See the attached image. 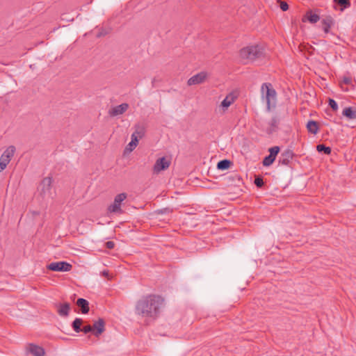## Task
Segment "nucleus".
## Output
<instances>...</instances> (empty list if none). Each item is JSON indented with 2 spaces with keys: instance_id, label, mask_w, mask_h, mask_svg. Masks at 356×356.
I'll return each instance as SVG.
<instances>
[{
  "instance_id": "9",
  "label": "nucleus",
  "mask_w": 356,
  "mask_h": 356,
  "mask_svg": "<svg viewBox=\"0 0 356 356\" xmlns=\"http://www.w3.org/2000/svg\"><path fill=\"white\" fill-rule=\"evenodd\" d=\"M208 76L206 72H200L197 74L191 76L187 81L188 86L197 85L203 83Z\"/></svg>"
},
{
  "instance_id": "7",
  "label": "nucleus",
  "mask_w": 356,
  "mask_h": 356,
  "mask_svg": "<svg viewBox=\"0 0 356 356\" xmlns=\"http://www.w3.org/2000/svg\"><path fill=\"white\" fill-rule=\"evenodd\" d=\"M72 268V266L66 261L52 262L47 266L48 270L56 272H68Z\"/></svg>"
},
{
  "instance_id": "27",
  "label": "nucleus",
  "mask_w": 356,
  "mask_h": 356,
  "mask_svg": "<svg viewBox=\"0 0 356 356\" xmlns=\"http://www.w3.org/2000/svg\"><path fill=\"white\" fill-rule=\"evenodd\" d=\"M275 160V159H274L272 156L268 155L264 159L262 163L264 166H269L274 162Z\"/></svg>"
},
{
  "instance_id": "18",
  "label": "nucleus",
  "mask_w": 356,
  "mask_h": 356,
  "mask_svg": "<svg viewBox=\"0 0 356 356\" xmlns=\"http://www.w3.org/2000/svg\"><path fill=\"white\" fill-rule=\"evenodd\" d=\"M320 19V17L312 11H307L302 17V22L309 21L310 23H316Z\"/></svg>"
},
{
  "instance_id": "28",
  "label": "nucleus",
  "mask_w": 356,
  "mask_h": 356,
  "mask_svg": "<svg viewBox=\"0 0 356 356\" xmlns=\"http://www.w3.org/2000/svg\"><path fill=\"white\" fill-rule=\"evenodd\" d=\"M337 4L341 6H343L344 8H348L350 6V2L349 0H334Z\"/></svg>"
},
{
  "instance_id": "11",
  "label": "nucleus",
  "mask_w": 356,
  "mask_h": 356,
  "mask_svg": "<svg viewBox=\"0 0 356 356\" xmlns=\"http://www.w3.org/2000/svg\"><path fill=\"white\" fill-rule=\"evenodd\" d=\"M236 97L234 92H230L225 97L220 104V107L222 108L223 111L227 110V108L235 102Z\"/></svg>"
},
{
  "instance_id": "35",
  "label": "nucleus",
  "mask_w": 356,
  "mask_h": 356,
  "mask_svg": "<svg viewBox=\"0 0 356 356\" xmlns=\"http://www.w3.org/2000/svg\"><path fill=\"white\" fill-rule=\"evenodd\" d=\"M106 247L108 248V249H113L114 247H115V243L113 241H107L106 243Z\"/></svg>"
},
{
  "instance_id": "26",
  "label": "nucleus",
  "mask_w": 356,
  "mask_h": 356,
  "mask_svg": "<svg viewBox=\"0 0 356 356\" xmlns=\"http://www.w3.org/2000/svg\"><path fill=\"white\" fill-rule=\"evenodd\" d=\"M138 140H137L136 138L134 136V138H131V142L127 145V149H129V151L134 150L136 146L138 145Z\"/></svg>"
},
{
  "instance_id": "22",
  "label": "nucleus",
  "mask_w": 356,
  "mask_h": 356,
  "mask_svg": "<svg viewBox=\"0 0 356 356\" xmlns=\"http://www.w3.org/2000/svg\"><path fill=\"white\" fill-rule=\"evenodd\" d=\"M231 165L232 162L229 160L224 159L218 163L217 168L218 170H224L228 169Z\"/></svg>"
},
{
  "instance_id": "14",
  "label": "nucleus",
  "mask_w": 356,
  "mask_h": 356,
  "mask_svg": "<svg viewBox=\"0 0 356 356\" xmlns=\"http://www.w3.org/2000/svg\"><path fill=\"white\" fill-rule=\"evenodd\" d=\"M57 312L60 316L66 317L69 315L70 305L68 302L56 305Z\"/></svg>"
},
{
  "instance_id": "25",
  "label": "nucleus",
  "mask_w": 356,
  "mask_h": 356,
  "mask_svg": "<svg viewBox=\"0 0 356 356\" xmlns=\"http://www.w3.org/2000/svg\"><path fill=\"white\" fill-rule=\"evenodd\" d=\"M280 122V120L277 117H273L270 122V131H273L275 130V129L277 127Z\"/></svg>"
},
{
  "instance_id": "15",
  "label": "nucleus",
  "mask_w": 356,
  "mask_h": 356,
  "mask_svg": "<svg viewBox=\"0 0 356 356\" xmlns=\"http://www.w3.org/2000/svg\"><path fill=\"white\" fill-rule=\"evenodd\" d=\"M27 350L34 356L44 355V350L42 347L33 343L29 344Z\"/></svg>"
},
{
  "instance_id": "1",
  "label": "nucleus",
  "mask_w": 356,
  "mask_h": 356,
  "mask_svg": "<svg viewBox=\"0 0 356 356\" xmlns=\"http://www.w3.org/2000/svg\"><path fill=\"white\" fill-rule=\"evenodd\" d=\"M163 299L157 295L143 296L136 304L135 312L143 317L156 318L163 305Z\"/></svg>"
},
{
  "instance_id": "12",
  "label": "nucleus",
  "mask_w": 356,
  "mask_h": 356,
  "mask_svg": "<svg viewBox=\"0 0 356 356\" xmlns=\"http://www.w3.org/2000/svg\"><path fill=\"white\" fill-rule=\"evenodd\" d=\"M135 131L131 134V138H136L137 140L141 139L145 134L146 129L144 124H137L134 127Z\"/></svg>"
},
{
  "instance_id": "6",
  "label": "nucleus",
  "mask_w": 356,
  "mask_h": 356,
  "mask_svg": "<svg viewBox=\"0 0 356 356\" xmlns=\"http://www.w3.org/2000/svg\"><path fill=\"white\" fill-rule=\"evenodd\" d=\"M15 147L13 145L9 146L2 154L0 158V167L1 169H5L7 165L10 163L11 159L15 152Z\"/></svg>"
},
{
  "instance_id": "8",
  "label": "nucleus",
  "mask_w": 356,
  "mask_h": 356,
  "mask_svg": "<svg viewBox=\"0 0 356 356\" xmlns=\"http://www.w3.org/2000/svg\"><path fill=\"white\" fill-rule=\"evenodd\" d=\"M51 184L52 179L51 177H45L42 179L40 188V193L43 197H50L51 195Z\"/></svg>"
},
{
  "instance_id": "3",
  "label": "nucleus",
  "mask_w": 356,
  "mask_h": 356,
  "mask_svg": "<svg viewBox=\"0 0 356 356\" xmlns=\"http://www.w3.org/2000/svg\"><path fill=\"white\" fill-rule=\"evenodd\" d=\"M261 97L266 100L267 111H270L271 108L276 105V91L270 83H264L261 88Z\"/></svg>"
},
{
  "instance_id": "16",
  "label": "nucleus",
  "mask_w": 356,
  "mask_h": 356,
  "mask_svg": "<svg viewBox=\"0 0 356 356\" xmlns=\"http://www.w3.org/2000/svg\"><path fill=\"white\" fill-rule=\"evenodd\" d=\"M93 330H95V335L99 336L103 333L105 330V322L103 318H99L97 321H95L92 326Z\"/></svg>"
},
{
  "instance_id": "34",
  "label": "nucleus",
  "mask_w": 356,
  "mask_h": 356,
  "mask_svg": "<svg viewBox=\"0 0 356 356\" xmlns=\"http://www.w3.org/2000/svg\"><path fill=\"white\" fill-rule=\"evenodd\" d=\"M280 8L283 11H286L289 9V5L287 4L286 2L280 1Z\"/></svg>"
},
{
  "instance_id": "29",
  "label": "nucleus",
  "mask_w": 356,
  "mask_h": 356,
  "mask_svg": "<svg viewBox=\"0 0 356 356\" xmlns=\"http://www.w3.org/2000/svg\"><path fill=\"white\" fill-rule=\"evenodd\" d=\"M280 152V147L278 146H274L269 149L270 156H272L274 159H276V156Z\"/></svg>"
},
{
  "instance_id": "17",
  "label": "nucleus",
  "mask_w": 356,
  "mask_h": 356,
  "mask_svg": "<svg viewBox=\"0 0 356 356\" xmlns=\"http://www.w3.org/2000/svg\"><path fill=\"white\" fill-rule=\"evenodd\" d=\"M76 305L80 307L81 312L82 314H88L90 308H89V302L88 300L83 298H79L76 301Z\"/></svg>"
},
{
  "instance_id": "5",
  "label": "nucleus",
  "mask_w": 356,
  "mask_h": 356,
  "mask_svg": "<svg viewBox=\"0 0 356 356\" xmlns=\"http://www.w3.org/2000/svg\"><path fill=\"white\" fill-rule=\"evenodd\" d=\"M170 158L163 156L158 159L152 168L153 173L156 175L159 174L161 171L167 170L170 167Z\"/></svg>"
},
{
  "instance_id": "19",
  "label": "nucleus",
  "mask_w": 356,
  "mask_h": 356,
  "mask_svg": "<svg viewBox=\"0 0 356 356\" xmlns=\"http://www.w3.org/2000/svg\"><path fill=\"white\" fill-rule=\"evenodd\" d=\"M342 114L343 116L350 120L356 119V108L354 107H346Z\"/></svg>"
},
{
  "instance_id": "30",
  "label": "nucleus",
  "mask_w": 356,
  "mask_h": 356,
  "mask_svg": "<svg viewBox=\"0 0 356 356\" xmlns=\"http://www.w3.org/2000/svg\"><path fill=\"white\" fill-rule=\"evenodd\" d=\"M351 83H352V79H351V77H350V76H343L342 82H341V87L343 88V90H348L347 88L344 89L343 88L342 84L350 85Z\"/></svg>"
},
{
  "instance_id": "21",
  "label": "nucleus",
  "mask_w": 356,
  "mask_h": 356,
  "mask_svg": "<svg viewBox=\"0 0 356 356\" xmlns=\"http://www.w3.org/2000/svg\"><path fill=\"white\" fill-rule=\"evenodd\" d=\"M323 29L325 33H327L331 26L333 24V19L331 17H326L322 20Z\"/></svg>"
},
{
  "instance_id": "10",
  "label": "nucleus",
  "mask_w": 356,
  "mask_h": 356,
  "mask_svg": "<svg viewBox=\"0 0 356 356\" xmlns=\"http://www.w3.org/2000/svg\"><path fill=\"white\" fill-rule=\"evenodd\" d=\"M129 108V104L127 103L121 104L120 105L113 107L108 111V115L111 117L120 115L125 113Z\"/></svg>"
},
{
  "instance_id": "4",
  "label": "nucleus",
  "mask_w": 356,
  "mask_h": 356,
  "mask_svg": "<svg viewBox=\"0 0 356 356\" xmlns=\"http://www.w3.org/2000/svg\"><path fill=\"white\" fill-rule=\"evenodd\" d=\"M127 197V194L125 193L117 195L114 198L113 203L108 206V211L110 213H122L123 211L121 209V204Z\"/></svg>"
},
{
  "instance_id": "2",
  "label": "nucleus",
  "mask_w": 356,
  "mask_h": 356,
  "mask_svg": "<svg viewBox=\"0 0 356 356\" xmlns=\"http://www.w3.org/2000/svg\"><path fill=\"white\" fill-rule=\"evenodd\" d=\"M264 56V48L259 45L248 46L241 49L239 51L240 58L244 63L252 62Z\"/></svg>"
},
{
  "instance_id": "33",
  "label": "nucleus",
  "mask_w": 356,
  "mask_h": 356,
  "mask_svg": "<svg viewBox=\"0 0 356 356\" xmlns=\"http://www.w3.org/2000/svg\"><path fill=\"white\" fill-rule=\"evenodd\" d=\"M81 331L83 332L84 333L87 334L88 332H90L92 331H93V328L91 325H86V326H84L82 329H81Z\"/></svg>"
},
{
  "instance_id": "32",
  "label": "nucleus",
  "mask_w": 356,
  "mask_h": 356,
  "mask_svg": "<svg viewBox=\"0 0 356 356\" xmlns=\"http://www.w3.org/2000/svg\"><path fill=\"white\" fill-rule=\"evenodd\" d=\"M329 106L332 108L334 111H336L338 109L337 103L332 99H329Z\"/></svg>"
},
{
  "instance_id": "23",
  "label": "nucleus",
  "mask_w": 356,
  "mask_h": 356,
  "mask_svg": "<svg viewBox=\"0 0 356 356\" xmlns=\"http://www.w3.org/2000/svg\"><path fill=\"white\" fill-rule=\"evenodd\" d=\"M82 319L81 318H76L72 323V327L74 329V330L76 332H79L81 331V325L82 324Z\"/></svg>"
},
{
  "instance_id": "20",
  "label": "nucleus",
  "mask_w": 356,
  "mask_h": 356,
  "mask_svg": "<svg viewBox=\"0 0 356 356\" xmlns=\"http://www.w3.org/2000/svg\"><path fill=\"white\" fill-rule=\"evenodd\" d=\"M307 129L309 133L316 134L319 129L318 124L316 121L309 120L307 124Z\"/></svg>"
},
{
  "instance_id": "37",
  "label": "nucleus",
  "mask_w": 356,
  "mask_h": 356,
  "mask_svg": "<svg viewBox=\"0 0 356 356\" xmlns=\"http://www.w3.org/2000/svg\"><path fill=\"white\" fill-rule=\"evenodd\" d=\"M4 169H1V167H0V172L3 170Z\"/></svg>"
},
{
  "instance_id": "36",
  "label": "nucleus",
  "mask_w": 356,
  "mask_h": 356,
  "mask_svg": "<svg viewBox=\"0 0 356 356\" xmlns=\"http://www.w3.org/2000/svg\"><path fill=\"white\" fill-rule=\"evenodd\" d=\"M103 275H104V276H107V275H108V273L107 271H104V272H103Z\"/></svg>"
},
{
  "instance_id": "31",
  "label": "nucleus",
  "mask_w": 356,
  "mask_h": 356,
  "mask_svg": "<svg viewBox=\"0 0 356 356\" xmlns=\"http://www.w3.org/2000/svg\"><path fill=\"white\" fill-rule=\"evenodd\" d=\"M254 184L258 188H261L264 184L263 178L261 177H256L254 179Z\"/></svg>"
},
{
  "instance_id": "24",
  "label": "nucleus",
  "mask_w": 356,
  "mask_h": 356,
  "mask_svg": "<svg viewBox=\"0 0 356 356\" xmlns=\"http://www.w3.org/2000/svg\"><path fill=\"white\" fill-rule=\"evenodd\" d=\"M316 149L318 152H324L327 155H329L332 151L330 147H327L323 144L318 145L316 147Z\"/></svg>"
},
{
  "instance_id": "13",
  "label": "nucleus",
  "mask_w": 356,
  "mask_h": 356,
  "mask_svg": "<svg viewBox=\"0 0 356 356\" xmlns=\"http://www.w3.org/2000/svg\"><path fill=\"white\" fill-rule=\"evenodd\" d=\"M293 154L291 150L286 149L284 152L281 154V156L279 159V163L287 165L289 164L291 160L292 159Z\"/></svg>"
}]
</instances>
